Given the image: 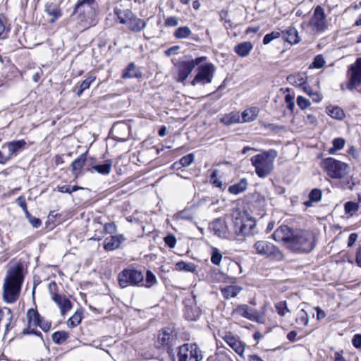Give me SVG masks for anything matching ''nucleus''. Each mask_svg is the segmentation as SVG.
Returning <instances> with one entry per match:
<instances>
[{
  "label": "nucleus",
  "mask_w": 361,
  "mask_h": 361,
  "mask_svg": "<svg viewBox=\"0 0 361 361\" xmlns=\"http://www.w3.org/2000/svg\"><path fill=\"white\" fill-rule=\"evenodd\" d=\"M23 280L22 265L18 264L7 271L3 285V298L5 302L13 303L17 300Z\"/></svg>",
  "instance_id": "1"
},
{
  "label": "nucleus",
  "mask_w": 361,
  "mask_h": 361,
  "mask_svg": "<svg viewBox=\"0 0 361 361\" xmlns=\"http://www.w3.org/2000/svg\"><path fill=\"white\" fill-rule=\"evenodd\" d=\"M276 157L277 152L269 149L251 157V164L259 178H265L271 173L274 169V161Z\"/></svg>",
  "instance_id": "2"
},
{
  "label": "nucleus",
  "mask_w": 361,
  "mask_h": 361,
  "mask_svg": "<svg viewBox=\"0 0 361 361\" xmlns=\"http://www.w3.org/2000/svg\"><path fill=\"white\" fill-rule=\"evenodd\" d=\"M234 233L238 236L250 237L259 233L256 221L252 217H249L245 212L235 211L232 214Z\"/></svg>",
  "instance_id": "3"
},
{
  "label": "nucleus",
  "mask_w": 361,
  "mask_h": 361,
  "mask_svg": "<svg viewBox=\"0 0 361 361\" xmlns=\"http://www.w3.org/2000/svg\"><path fill=\"white\" fill-rule=\"evenodd\" d=\"M314 233L305 230L294 231L290 250L293 252H309L314 247Z\"/></svg>",
  "instance_id": "4"
},
{
  "label": "nucleus",
  "mask_w": 361,
  "mask_h": 361,
  "mask_svg": "<svg viewBox=\"0 0 361 361\" xmlns=\"http://www.w3.org/2000/svg\"><path fill=\"white\" fill-rule=\"evenodd\" d=\"M97 4L95 0H78L73 10L82 22L91 26L96 24V8Z\"/></svg>",
  "instance_id": "5"
},
{
  "label": "nucleus",
  "mask_w": 361,
  "mask_h": 361,
  "mask_svg": "<svg viewBox=\"0 0 361 361\" xmlns=\"http://www.w3.org/2000/svg\"><path fill=\"white\" fill-rule=\"evenodd\" d=\"M118 282L121 288L128 286H143L145 276L141 270L129 267L123 269L118 275Z\"/></svg>",
  "instance_id": "6"
},
{
  "label": "nucleus",
  "mask_w": 361,
  "mask_h": 361,
  "mask_svg": "<svg viewBox=\"0 0 361 361\" xmlns=\"http://www.w3.org/2000/svg\"><path fill=\"white\" fill-rule=\"evenodd\" d=\"M322 168L332 178H342L348 175L349 166L341 161L329 157L324 159L321 163Z\"/></svg>",
  "instance_id": "7"
},
{
  "label": "nucleus",
  "mask_w": 361,
  "mask_h": 361,
  "mask_svg": "<svg viewBox=\"0 0 361 361\" xmlns=\"http://www.w3.org/2000/svg\"><path fill=\"white\" fill-rule=\"evenodd\" d=\"M256 253L262 257L276 261H282L284 258L282 252L272 243L262 240L256 241L253 245Z\"/></svg>",
  "instance_id": "8"
},
{
  "label": "nucleus",
  "mask_w": 361,
  "mask_h": 361,
  "mask_svg": "<svg viewBox=\"0 0 361 361\" xmlns=\"http://www.w3.org/2000/svg\"><path fill=\"white\" fill-rule=\"evenodd\" d=\"M203 358L202 350L196 343H184L177 349L176 358L173 361H200Z\"/></svg>",
  "instance_id": "9"
},
{
  "label": "nucleus",
  "mask_w": 361,
  "mask_h": 361,
  "mask_svg": "<svg viewBox=\"0 0 361 361\" xmlns=\"http://www.w3.org/2000/svg\"><path fill=\"white\" fill-rule=\"evenodd\" d=\"M207 59L206 56H200L195 59L178 61L176 64L177 68L176 81L178 82H184L195 66L204 62Z\"/></svg>",
  "instance_id": "10"
},
{
  "label": "nucleus",
  "mask_w": 361,
  "mask_h": 361,
  "mask_svg": "<svg viewBox=\"0 0 361 361\" xmlns=\"http://www.w3.org/2000/svg\"><path fill=\"white\" fill-rule=\"evenodd\" d=\"M197 71L196 75L191 81L192 86H196L197 85H204L211 83L216 71V68L212 63H206L202 65L200 64Z\"/></svg>",
  "instance_id": "11"
},
{
  "label": "nucleus",
  "mask_w": 361,
  "mask_h": 361,
  "mask_svg": "<svg viewBox=\"0 0 361 361\" xmlns=\"http://www.w3.org/2000/svg\"><path fill=\"white\" fill-rule=\"evenodd\" d=\"M177 332L172 326H168L159 331L157 337V343L161 346L167 347L168 353L171 354V347L177 340Z\"/></svg>",
  "instance_id": "12"
},
{
  "label": "nucleus",
  "mask_w": 361,
  "mask_h": 361,
  "mask_svg": "<svg viewBox=\"0 0 361 361\" xmlns=\"http://www.w3.org/2000/svg\"><path fill=\"white\" fill-rule=\"evenodd\" d=\"M349 82L348 89L353 90L361 85V58H359L352 64L348 71Z\"/></svg>",
  "instance_id": "13"
},
{
  "label": "nucleus",
  "mask_w": 361,
  "mask_h": 361,
  "mask_svg": "<svg viewBox=\"0 0 361 361\" xmlns=\"http://www.w3.org/2000/svg\"><path fill=\"white\" fill-rule=\"evenodd\" d=\"M294 231L286 225L280 226L272 234L273 238L277 242H282L290 250V242Z\"/></svg>",
  "instance_id": "14"
},
{
  "label": "nucleus",
  "mask_w": 361,
  "mask_h": 361,
  "mask_svg": "<svg viewBox=\"0 0 361 361\" xmlns=\"http://www.w3.org/2000/svg\"><path fill=\"white\" fill-rule=\"evenodd\" d=\"M209 228L213 232L214 235L221 238H228L229 236L228 228L224 218L215 219L209 224Z\"/></svg>",
  "instance_id": "15"
},
{
  "label": "nucleus",
  "mask_w": 361,
  "mask_h": 361,
  "mask_svg": "<svg viewBox=\"0 0 361 361\" xmlns=\"http://www.w3.org/2000/svg\"><path fill=\"white\" fill-rule=\"evenodd\" d=\"M126 240L123 235L119 234L111 235L104 240V248L106 251H113L119 247L121 244Z\"/></svg>",
  "instance_id": "16"
},
{
  "label": "nucleus",
  "mask_w": 361,
  "mask_h": 361,
  "mask_svg": "<svg viewBox=\"0 0 361 361\" xmlns=\"http://www.w3.org/2000/svg\"><path fill=\"white\" fill-rule=\"evenodd\" d=\"M52 300L60 308L62 315H64L72 308L71 300L65 295H60L59 293H54L52 296Z\"/></svg>",
  "instance_id": "17"
},
{
  "label": "nucleus",
  "mask_w": 361,
  "mask_h": 361,
  "mask_svg": "<svg viewBox=\"0 0 361 361\" xmlns=\"http://www.w3.org/2000/svg\"><path fill=\"white\" fill-rule=\"evenodd\" d=\"M44 11L48 16L51 17L49 20L50 23H55L62 16V11L59 5L54 2L47 3Z\"/></svg>",
  "instance_id": "18"
},
{
  "label": "nucleus",
  "mask_w": 361,
  "mask_h": 361,
  "mask_svg": "<svg viewBox=\"0 0 361 361\" xmlns=\"http://www.w3.org/2000/svg\"><path fill=\"white\" fill-rule=\"evenodd\" d=\"M226 343L240 356H243L245 351V344L232 335H226L224 338Z\"/></svg>",
  "instance_id": "19"
},
{
  "label": "nucleus",
  "mask_w": 361,
  "mask_h": 361,
  "mask_svg": "<svg viewBox=\"0 0 361 361\" xmlns=\"http://www.w3.org/2000/svg\"><path fill=\"white\" fill-rule=\"evenodd\" d=\"M87 169V171L92 172V170L102 175H109L112 168V161L111 159L105 160L102 164H90Z\"/></svg>",
  "instance_id": "20"
},
{
  "label": "nucleus",
  "mask_w": 361,
  "mask_h": 361,
  "mask_svg": "<svg viewBox=\"0 0 361 361\" xmlns=\"http://www.w3.org/2000/svg\"><path fill=\"white\" fill-rule=\"evenodd\" d=\"M87 153L80 154L71 164L72 173L75 178H78L80 174L81 169L85 166L87 159Z\"/></svg>",
  "instance_id": "21"
},
{
  "label": "nucleus",
  "mask_w": 361,
  "mask_h": 361,
  "mask_svg": "<svg viewBox=\"0 0 361 361\" xmlns=\"http://www.w3.org/2000/svg\"><path fill=\"white\" fill-rule=\"evenodd\" d=\"M255 309L250 307L247 305H239L232 311V315H238L247 319H255L253 312Z\"/></svg>",
  "instance_id": "22"
},
{
  "label": "nucleus",
  "mask_w": 361,
  "mask_h": 361,
  "mask_svg": "<svg viewBox=\"0 0 361 361\" xmlns=\"http://www.w3.org/2000/svg\"><path fill=\"white\" fill-rule=\"evenodd\" d=\"M26 142L24 140H18L10 142L7 144L8 154L11 157L16 156L20 152L25 149Z\"/></svg>",
  "instance_id": "23"
},
{
  "label": "nucleus",
  "mask_w": 361,
  "mask_h": 361,
  "mask_svg": "<svg viewBox=\"0 0 361 361\" xmlns=\"http://www.w3.org/2000/svg\"><path fill=\"white\" fill-rule=\"evenodd\" d=\"M146 25L147 23L144 20L137 18L135 14L133 15L127 25L128 29L134 32H140L145 28Z\"/></svg>",
  "instance_id": "24"
},
{
  "label": "nucleus",
  "mask_w": 361,
  "mask_h": 361,
  "mask_svg": "<svg viewBox=\"0 0 361 361\" xmlns=\"http://www.w3.org/2000/svg\"><path fill=\"white\" fill-rule=\"evenodd\" d=\"M283 39L290 44H295L300 42L298 30L294 27H289L282 32Z\"/></svg>",
  "instance_id": "25"
},
{
  "label": "nucleus",
  "mask_w": 361,
  "mask_h": 361,
  "mask_svg": "<svg viewBox=\"0 0 361 361\" xmlns=\"http://www.w3.org/2000/svg\"><path fill=\"white\" fill-rule=\"evenodd\" d=\"M287 81L291 85L302 87L305 92H309L307 91V85L305 80V75L304 73L290 75L287 77Z\"/></svg>",
  "instance_id": "26"
},
{
  "label": "nucleus",
  "mask_w": 361,
  "mask_h": 361,
  "mask_svg": "<svg viewBox=\"0 0 361 361\" xmlns=\"http://www.w3.org/2000/svg\"><path fill=\"white\" fill-rule=\"evenodd\" d=\"M142 75V72L135 65L134 63H130L128 66L123 71L122 78H139Z\"/></svg>",
  "instance_id": "27"
},
{
  "label": "nucleus",
  "mask_w": 361,
  "mask_h": 361,
  "mask_svg": "<svg viewBox=\"0 0 361 361\" xmlns=\"http://www.w3.org/2000/svg\"><path fill=\"white\" fill-rule=\"evenodd\" d=\"M114 12L118 18L119 23L123 25H128V22L135 14L130 9L121 10L118 8H115Z\"/></svg>",
  "instance_id": "28"
},
{
  "label": "nucleus",
  "mask_w": 361,
  "mask_h": 361,
  "mask_svg": "<svg viewBox=\"0 0 361 361\" xmlns=\"http://www.w3.org/2000/svg\"><path fill=\"white\" fill-rule=\"evenodd\" d=\"M95 79L96 77L93 75L87 77L80 83H78L77 85H75L73 89V92L78 97H80L83 92L90 87V85L95 80Z\"/></svg>",
  "instance_id": "29"
},
{
  "label": "nucleus",
  "mask_w": 361,
  "mask_h": 361,
  "mask_svg": "<svg viewBox=\"0 0 361 361\" xmlns=\"http://www.w3.org/2000/svg\"><path fill=\"white\" fill-rule=\"evenodd\" d=\"M253 46L250 42H244L240 44H238L234 47L235 52L240 57H245L252 51Z\"/></svg>",
  "instance_id": "30"
},
{
  "label": "nucleus",
  "mask_w": 361,
  "mask_h": 361,
  "mask_svg": "<svg viewBox=\"0 0 361 361\" xmlns=\"http://www.w3.org/2000/svg\"><path fill=\"white\" fill-rule=\"evenodd\" d=\"M11 31V25L6 16L0 13V38L6 39L8 37Z\"/></svg>",
  "instance_id": "31"
},
{
  "label": "nucleus",
  "mask_w": 361,
  "mask_h": 361,
  "mask_svg": "<svg viewBox=\"0 0 361 361\" xmlns=\"http://www.w3.org/2000/svg\"><path fill=\"white\" fill-rule=\"evenodd\" d=\"M242 288L238 286H227L221 288V293L224 298L228 300L232 298L236 297L241 291Z\"/></svg>",
  "instance_id": "32"
},
{
  "label": "nucleus",
  "mask_w": 361,
  "mask_h": 361,
  "mask_svg": "<svg viewBox=\"0 0 361 361\" xmlns=\"http://www.w3.org/2000/svg\"><path fill=\"white\" fill-rule=\"evenodd\" d=\"M247 188V181L246 178H242L240 180L228 187V191L231 194L238 195L244 192Z\"/></svg>",
  "instance_id": "33"
},
{
  "label": "nucleus",
  "mask_w": 361,
  "mask_h": 361,
  "mask_svg": "<svg viewBox=\"0 0 361 361\" xmlns=\"http://www.w3.org/2000/svg\"><path fill=\"white\" fill-rule=\"evenodd\" d=\"M185 317L189 321H196L201 315V310L197 307L185 306Z\"/></svg>",
  "instance_id": "34"
},
{
  "label": "nucleus",
  "mask_w": 361,
  "mask_h": 361,
  "mask_svg": "<svg viewBox=\"0 0 361 361\" xmlns=\"http://www.w3.org/2000/svg\"><path fill=\"white\" fill-rule=\"evenodd\" d=\"M259 114L257 107H252L247 109L242 113V118L243 122H251L255 120Z\"/></svg>",
  "instance_id": "35"
},
{
  "label": "nucleus",
  "mask_w": 361,
  "mask_h": 361,
  "mask_svg": "<svg viewBox=\"0 0 361 361\" xmlns=\"http://www.w3.org/2000/svg\"><path fill=\"white\" fill-rule=\"evenodd\" d=\"M326 113L333 118L338 120H342L345 116V114L343 109L337 106H327Z\"/></svg>",
  "instance_id": "36"
},
{
  "label": "nucleus",
  "mask_w": 361,
  "mask_h": 361,
  "mask_svg": "<svg viewBox=\"0 0 361 361\" xmlns=\"http://www.w3.org/2000/svg\"><path fill=\"white\" fill-rule=\"evenodd\" d=\"M326 28V20L324 9L317 6V32L324 31Z\"/></svg>",
  "instance_id": "37"
},
{
  "label": "nucleus",
  "mask_w": 361,
  "mask_h": 361,
  "mask_svg": "<svg viewBox=\"0 0 361 361\" xmlns=\"http://www.w3.org/2000/svg\"><path fill=\"white\" fill-rule=\"evenodd\" d=\"M41 318L42 316L39 314L37 310L33 308L28 310L27 312V319L29 323V326L32 324L35 326H37V324L39 323Z\"/></svg>",
  "instance_id": "38"
},
{
  "label": "nucleus",
  "mask_w": 361,
  "mask_h": 361,
  "mask_svg": "<svg viewBox=\"0 0 361 361\" xmlns=\"http://www.w3.org/2000/svg\"><path fill=\"white\" fill-rule=\"evenodd\" d=\"M196 268L197 266L192 262L180 261L176 264V269L178 271L194 273L196 271Z\"/></svg>",
  "instance_id": "39"
},
{
  "label": "nucleus",
  "mask_w": 361,
  "mask_h": 361,
  "mask_svg": "<svg viewBox=\"0 0 361 361\" xmlns=\"http://www.w3.org/2000/svg\"><path fill=\"white\" fill-rule=\"evenodd\" d=\"M220 121L226 126H231L240 122V116L237 113H231L224 115Z\"/></svg>",
  "instance_id": "40"
},
{
  "label": "nucleus",
  "mask_w": 361,
  "mask_h": 361,
  "mask_svg": "<svg viewBox=\"0 0 361 361\" xmlns=\"http://www.w3.org/2000/svg\"><path fill=\"white\" fill-rule=\"evenodd\" d=\"M83 311L81 309L78 310L71 317L68 322L67 324L71 328H74L77 326L82 321Z\"/></svg>",
  "instance_id": "41"
},
{
  "label": "nucleus",
  "mask_w": 361,
  "mask_h": 361,
  "mask_svg": "<svg viewBox=\"0 0 361 361\" xmlns=\"http://www.w3.org/2000/svg\"><path fill=\"white\" fill-rule=\"evenodd\" d=\"M68 337L69 334L64 331H56L51 336L53 341L57 345L63 343Z\"/></svg>",
  "instance_id": "42"
},
{
  "label": "nucleus",
  "mask_w": 361,
  "mask_h": 361,
  "mask_svg": "<svg viewBox=\"0 0 361 361\" xmlns=\"http://www.w3.org/2000/svg\"><path fill=\"white\" fill-rule=\"evenodd\" d=\"M191 33V30L188 26H182L175 30L173 36L176 39H185L188 38Z\"/></svg>",
  "instance_id": "43"
},
{
  "label": "nucleus",
  "mask_w": 361,
  "mask_h": 361,
  "mask_svg": "<svg viewBox=\"0 0 361 361\" xmlns=\"http://www.w3.org/2000/svg\"><path fill=\"white\" fill-rule=\"evenodd\" d=\"M359 207V204L353 201L346 202L344 204L345 212L350 216H353L358 211Z\"/></svg>",
  "instance_id": "44"
},
{
  "label": "nucleus",
  "mask_w": 361,
  "mask_h": 361,
  "mask_svg": "<svg viewBox=\"0 0 361 361\" xmlns=\"http://www.w3.org/2000/svg\"><path fill=\"white\" fill-rule=\"evenodd\" d=\"M157 283V280L155 275L150 270H147L145 274V283L143 282V286L147 288H150L154 285Z\"/></svg>",
  "instance_id": "45"
},
{
  "label": "nucleus",
  "mask_w": 361,
  "mask_h": 361,
  "mask_svg": "<svg viewBox=\"0 0 361 361\" xmlns=\"http://www.w3.org/2000/svg\"><path fill=\"white\" fill-rule=\"evenodd\" d=\"M211 262L215 265H219L222 259V254L217 247L211 248Z\"/></svg>",
  "instance_id": "46"
},
{
  "label": "nucleus",
  "mask_w": 361,
  "mask_h": 361,
  "mask_svg": "<svg viewBox=\"0 0 361 361\" xmlns=\"http://www.w3.org/2000/svg\"><path fill=\"white\" fill-rule=\"evenodd\" d=\"M85 188L80 186L78 185H73L71 186L70 185H59L57 187V190L62 193H68L71 194L73 192L79 190H84Z\"/></svg>",
  "instance_id": "47"
},
{
  "label": "nucleus",
  "mask_w": 361,
  "mask_h": 361,
  "mask_svg": "<svg viewBox=\"0 0 361 361\" xmlns=\"http://www.w3.org/2000/svg\"><path fill=\"white\" fill-rule=\"evenodd\" d=\"M333 147L329 149V154H334L336 151L343 148L345 140L343 138H336L333 140Z\"/></svg>",
  "instance_id": "48"
},
{
  "label": "nucleus",
  "mask_w": 361,
  "mask_h": 361,
  "mask_svg": "<svg viewBox=\"0 0 361 361\" xmlns=\"http://www.w3.org/2000/svg\"><path fill=\"white\" fill-rule=\"evenodd\" d=\"M277 313L281 316H284L286 312H289L287 307L286 301H280L275 305Z\"/></svg>",
  "instance_id": "49"
},
{
  "label": "nucleus",
  "mask_w": 361,
  "mask_h": 361,
  "mask_svg": "<svg viewBox=\"0 0 361 361\" xmlns=\"http://www.w3.org/2000/svg\"><path fill=\"white\" fill-rule=\"evenodd\" d=\"M281 36V33L277 31H273L270 33H267L263 38V44H268L275 39L279 38Z\"/></svg>",
  "instance_id": "50"
},
{
  "label": "nucleus",
  "mask_w": 361,
  "mask_h": 361,
  "mask_svg": "<svg viewBox=\"0 0 361 361\" xmlns=\"http://www.w3.org/2000/svg\"><path fill=\"white\" fill-rule=\"evenodd\" d=\"M194 161V155L193 154H188L184 157H183L180 160V164L183 167H186L190 166Z\"/></svg>",
  "instance_id": "51"
},
{
  "label": "nucleus",
  "mask_w": 361,
  "mask_h": 361,
  "mask_svg": "<svg viewBox=\"0 0 361 361\" xmlns=\"http://www.w3.org/2000/svg\"><path fill=\"white\" fill-rule=\"evenodd\" d=\"M165 244L170 248H173L176 244V238L172 234H169L164 238Z\"/></svg>",
  "instance_id": "52"
},
{
  "label": "nucleus",
  "mask_w": 361,
  "mask_h": 361,
  "mask_svg": "<svg viewBox=\"0 0 361 361\" xmlns=\"http://www.w3.org/2000/svg\"><path fill=\"white\" fill-rule=\"evenodd\" d=\"M316 202V188H313L309 194V200L304 202L306 207L312 206V203Z\"/></svg>",
  "instance_id": "53"
},
{
  "label": "nucleus",
  "mask_w": 361,
  "mask_h": 361,
  "mask_svg": "<svg viewBox=\"0 0 361 361\" xmlns=\"http://www.w3.org/2000/svg\"><path fill=\"white\" fill-rule=\"evenodd\" d=\"M297 104L301 109H305L310 106V102L307 99L302 96H298L297 98Z\"/></svg>",
  "instance_id": "54"
},
{
  "label": "nucleus",
  "mask_w": 361,
  "mask_h": 361,
  "mask_svg": "<svg viewBox=\"0 0 361 361\" xmlns=\"http://www.w3.org/2000/svg\"><path fill=\"white\" fill-rule=\"evenodd\" d=\"M116 229L117 226L114 222L106 223L104 226V230L106 233L113 234L116 233Z\"/></svg>",
  "instance_id": "55"
},
{
  "label": "nucleus",
  "mask_w": 361,
  "mask_h": 361,
  "mask_svg": "<svg viewBox=\"0 0 361 361\" xmlns=\"http://www.w3.org/2000/svg\"><path fill=\"white\" fill-rule=\"evenodd\" d=\"M285 102L286 104L287 108L291 111H293L295 107L294 97L290 94H287L285 96Z\"/></svg>",
  "instance_id": "56"
},
{
  "label": "nucleus",
  "mask_w": 361,
  "mask_h": 361,
  "mask_svg": "<svg viewBox=\"0 0 361 361\" xmlns=\"http://www.w3.org/2000/svg\"><path fill=\"white\" fill-rule=\"evenodd\" d=\"M30 327L31 326H29V327L24 329L23 331H22V334H33L37 336H39L41 338V340H43L42 333L35 329H31Z\"/></svg>",
  "instance_id": "57"
},
{
  "label": "nucleus",
  "mask_w": 361,
  "mask_h": 361,
  "mask_svg": "<svg viewBox=\"0 0 361 361\" xmlns=\"http://www.w3.org/2000/svg\"><path fill=\"white\" fill-rule=\"evenodd\" d=\"M37 326H39L42 331L47 332L49 331L51 328V322L44 320L42 317L39 323L37 324Z\"/></svg>",
  "instance_id": "58"
},
{
  "label": "nucleus",
  "mask_w": 361,
  "mask_h": 361,
  "mask_svg": "<svg viewBox=\"0 0 361 361\" xmlns=\"http://www.w3.org/2000/svg\"><path fill=\"white\" fill-rule=\"evenodd\" d=\"M178 18L176 16L168 17L165 20L166 27H176L178 25Z\"/></svg>",
  "instance_id": "59"
},
{
  "label": "nucleus",
  "mask_w": 361,
  "mask_h": 361,
  "mask_svg": "<svg viewBox=\"0 0 361 361\" xmlns=\"http://www.w3.org/2000/svg\"><path fill=\"white\" fill-rule=\"evenodd\" d=\"M352 343L357 349H361V334H355L353 339Z\"/></svg>",
  "instance_id": "60"
},
{
  "label": "nucleus",
  "mask_w": 361,
  "mask_h": 361,
  "mask_svg": "<svg viewBox=\"0 0 361 361\" xmlns=\"http://www.w3.org/2000/svg\"><path fill=\"white\" fill-rule=\"evenodd\" d=\"M30 224L34 227V228H39L42 225V221L40 219L37 218L35 216H32L29 220Z\"/></svg>",
  "instance_id": "61"
},
{
  "label": "nucleus",
  "mask_w": 361,
  "mask_h": 361,
  "mask_svg": "<svg viewBox=\"0 0 361 361\" xmlns=\"http://www.w3.org/2000/svg\"><path fill=\"white\" fill-rule=\"evenodd\" d=\"M17 204L22 208L23 210H26L27 204L24 196L18 197L16 200Z\"/></svg>",
  "instance_id": "62"
},
{
  "label": "nucleus",
  "mask_w": 361,
  "mask_h": 361,
  "mask_svg": "<svg viewBox=\"0 0 361 361\" xmlns=\"http://www.w3.org/2000/svg\"><path fill=\"white\" fill-rule=\"evenodd\" d=\"M357 239V234L355 233H352L348 237V246L352 247L356 242Z\"/></svg>",
  "instance_id": "63"
},
{
  "label": "nucleus",
  "mask_w": 361,
  "mask_h": 361,
  "mask_svg": "<svg viewBox=\"0 0 361 361\" xmlns=\"http://www.w3.org/2000/svg\"><path fill=\"white\" fill-rule=\"evenodd\" d=\"M355 262L358 267H361V245L357 248L356 251Z\"/></svg>",
  "instance_id": "64"
}]
</instances>
